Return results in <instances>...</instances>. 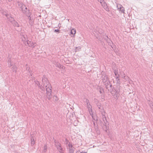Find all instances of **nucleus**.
Wrapping results in <instances>:
<instances>
[{
    "label": "nucleus",
    "instance_id": "39",
    "mask_svg": "<svg viewBox=\"0 0 153 153\" xmlns=\"http://www.w3.org/2000/svg\"><path fill=\"white\" fill-rule=\"evenodd\" d=\"M29 23L31 25L33 24V22L31 21V20H30V21H29Z\"/></svg>",
    "mask_w": 153,
    "mask_h": 153
},
{
    "label": "nucleus",
    "instance_id": "37",
    "mask_svg": "<svg viewBox=\"0 0 153 153\" xmlns=\"http://www.w3.org/2000/svg\"><path fill=\"white\" fill-rule=\"evenodd\" d=\"M29 69H30V68H28V71L29 72V73H30V75H31V76H32V74H32V73H31V72H30V70H29Z\"/></svg>",
    "mask_w": 153,
    "mask_h": 153
},
{
    "label": "nucleus",
    "instance_id": "4",
    "mask_svg": "<svg viewBox=\"0 0 153 153\" xmlns=\"http://www.w3.org/2000/svg\"><path fill=\"white\" fill-rule=\"evenodd\" d=\"M66 144L68 145L67 146L68 149H69V152L70 153H73L74 149L72 144L69 142H68Z\"/></svg>",
    "mask_w": 153,
    "mask_h": 153
},
{
    "label": "nucleus",
    "instance_id": "26",
    "mask_svg": "<svg viewBox=\"0 0 153 153\" xmlns=\"http://www.w3.org/2000/svg\"><path fill=\"white\" fill-rule=\"evenodd\" d=\"M53 101H58L59 99L56 96H54L53 97Z\"/></svg>",
    "mask_w": 153,
    "mask_h": 153
},
{
    "label": "nucleus",
    "instance_id": "46",
    "mask_svg": "<svg viewBox=\"0 0 153 153\" xmlns=\"http://www.w3.org/2000/svg\"><path fill=\"white\" fill-rule=\"evenodd\" d=\"M62 153H64V152H62Z\"/></svg>",
    "mask_w": 153,
    "mask_h": 153
},
{
    "label": "nucleus",
    "instance_id": "10",
    "mask_svg": "<svg viewBox=\"0 0 153 153\" xmlns=\"http://www.w3.org/2000/svg\"><path fill=\"white\" fill-rule=\"evenodd\" d=\"M117 7L119 10L120 11L121 13H124L125 11L124 8L120 4H117Z\"/></svg>",
    "mask_w": 153,
    "mask_h": 153
},
{
    "label": "nucleus",
    "instance_id": "25",
    "mask_svg": "<svg viewBox=\"0 0 153 153\" xmlns=\"http://www.w3.org/2000/svg\"><path fill=\"white\" fill-rule=\"evenodd\" d=\"M85 102L86 103L87 106H90V105H91L88 99H85Z\"/></svg>",
    "mask_w": 153,
    "mask_h": 153
},
{
    "label": "nucleus",
    "instance_id": "24",
    "mask_svg": "<svg viewBox=\"0 0 153 153\" xmlns=\"http://www.w3.org/2000/svg\"><path fill=\"white\" fill-rule=\"evenodd\" d=\"M17 69V67L15 65H13L12 67V70H13V71H15V72H16Z\"/></svg>",
    "mask_w": 153,
    "mask_h": 153
},
{
    "label": "nucleus",
    "instance_id": "31",
    "mask_svg": "<svg viewBox=\"0 0 153 153\" xmlns=\"http://www.w3.org/2000/svg\"><path fill=\"white\" fill-rule=\"evenodd\" d=\"M93 122L94 126V127L95 129L96 130H98V127L97 126H96V123H95V122H94V121H93Z\"/></svg>",
    "mask_w": 153,
    "mask_h": 153
},
{
    "label": "nucleus",
    "instance_id": "38",
    "mask_svg": "<svg viewBox=\"0 0 153 153\" xmlns=\"http://www.w3.org/2000/svg\"><path fill=\"white\" fill-rule=\"evenodd\" d=\"M106 38H105V39L106 40V41H108V40H107V39H108V37L107 36H106Z\"/></svg>",
    "mask_w": 153,
    "mask_h": 153
},
{
    "label": "nucleus",
    "instance_id": "41",
    "mask_svg": "<svg viewBox=\"0 0 153 153\" xmlns=\"http://www.w3.org/2000/svg\"><path fill=\"white\" fill-rule=\"evenodd\" d=\"M95 101V102H98V100L96 99H94Z\"/></svg>",
    "mask_w": 153,
    "mask_h": 153
},
{
    "label": "nucleus",
    "instance_id": "21",
    "mask_svg": "<svg viewBox=\"0 0 153 153\" xmlns=\"http://www.w3.org/2000/svg\"><path fill=\"white\" fill-rule=\"evenodd\" d=\"M100 112H101L102 117L106 116V115L105 114V111L104 110L103 108H102V111H100Z\"/></svg>",
    "mask_w": 153,
    "mask_h": 153
},
{
    "label": "nucleus",
    "instance_id": "5",
    "mask_svg": "<svg viewBox=\"0 0 153 153\" xmlns=\"http://www.w3.org/2000/svg\"><path fill=\"white\" fill-rule=\"evenodd\" d=\"M103 120L104 122V125L105 126L106 128V131H107V130H108L109 128V124L107 120L106 116L102 117Z\"/></svg>",
    "mask_w": 153,
    "mask_h": 153
},
{
    "label": "nucleus",
    "instance_id": "22",
    "mask_svg": "<svg viewBox=\"0 0 153 153\" xmlns=\"http://www.w3.org/2000/svg\"><path fill=\"white\" fill-rule=\"evenodd\" d=\"M35 143V141L33 137H32L31 139V144L32 146Z\"/></svg>",
    "mask_w": 153,
    "mask_h": 153
},
{
    "label": "nucleus",
    "instance_id": "44",
    "mask_svg": "<svg viewBox=\"0 0 153 153\" xmlns=\"http://www.w3.org/2000/svg\"><path fill=\"white\" fill-rule=\"evenodd\" d=\"M12 0H9V1H12Z\"/></svg>",
    "mask_w": 153,
    "mask_h": 153
},
{
    "label": "nucleus",
    "instance_id": "6",
    "mask_svg": "<svg viewBox=\"0 0 153 153\" xmlns=\"http://www.w3.org/2000/svg\"><path fill=\"white\" fill-rule=\"evenodd\" d=\"M101 79L102 80L103 83L109 80L108 77V76L106 75L104 73H102V76L101 77Z\"/></svg>",
    "mask_w": 153,
    "mask_h": 153
},
{
    "label": "nucleus",
    "instance_id": "45",
    "mask_svg": "<svg viewBox=\"0 0 153 153\" xmlns=\"http://www.w3.org/2000/svg\"><path fill=\"white\" fill-rule=\"evenodd\" d=\"M124 77H125V76H124V77H123V78H124Z\"/></svg>",
    "mask_w": 153,
    "mask_h": 153
},
{
    "label": "nucleus",
    "instance_id": "43",
    "mask_svg": "<svg viewBox=\"0 0 153 153\" xmlns=\"http://www.w3.org/2000/svg\"><path fill=\"white\" fill-rule=\"evenodd\" d=\"M94 120H97V119L96 120V119H94Z\"/></svg>",
    "mask_w": 153,
    "mask_h": 153
},
{
    "label": "nucleus",
    "instance_id": "30",
    "mask_svg": "<svg viewBox=\"0 0 153 153\" xmlns=\"http://www.w3.org/2000/svg\"><path fill=\"white\" fill-rule=\"evenodd\" d=\"M114 73L115 74V76H117L118 75H119L118 74L117 71L116 70H115L114 71Z\"/></svg>",
    "mask_w": 153,
    "mask_h": 153
},
{
    "label": "nucleus",
    "instance_id": "29",
    "mask_svg": "<svg viewBox=\"0 0 153 153\" xmlns=\"http://www.w3.org/2000/svg\"><path fill=\"white\" fill-rule=\"evenodd\" d=\"M47 147L46 145H45L44 147V149L43 150V152H45L47 151Z\"/></svg>",
    "mask_w": 153,
    "mask_h": 153
},
{
    "label": "nucleus",
    "instance_id": "19",
    "mask_svg": "<svg viewBox=\"0 0 153 153\" xmlns=\"http://www.w3.org/2000/svg\"><path fill=\"white\" fill-rule=\"evenodd\" d=\"M115 77L116 78V81H117V83H118V84H120V78H119L120 76H119V75H118L117 76H115Z\"/></svg>",
    "mask_w": 153,
    "mask_h": 153
},
{
    "label": "nucleus",
    "instance_id": "18",
    "mask_svg": "<svg viewBox=\"0 0 153 153\" xmlns=\"http://www.w3.org/2000/svg\"><path fill=\"white\" fill-rule=\"evenodd\" d=\"M149 104L150 107L153 110V102L152 101H149Z\"/></svg>",
    "mask_w": 153,
    "mask_h": 153
},
{
    "label": "nucleus",
    "instance_id": "9",
    "mask_svg": "<svg viewBox=\"0 0 153 153\" xmlns=\"http://www.w3.org/2000/svg\"><path fill=\"white\" fill-rule=\"evenodd\" d=\"M5 16L8 21H9L11 23L15 20L14 18L13 17H11L10 15L8 14H6Z\"/></svg>",
    "mask_w": 153,
    "mask_h": 153
},
{
    "label": "nucleus",
    "instance_id": "3",
    "mask_svg": "<svg viewBox=\"0 0 153 153\" xmlns=\"http://www.w3.org/2000/svg\"><path fill=\"white\" fill-rule=\"evenodd\" d=\"M105 86V87L108 91H111L112 90V85L111 84L109 80L107 81L106 82L103 83Z\"/></svg>",
    "mask_w": 153,
    "mask_h": 153
},
{
    "label": "nucleus",
    "instance_id": "34",
    "mask_svg": "<svg viewBox=\"0 0 153 153\" xmlns=\"http://www.w3.org/2000/svg\"><path fill=\"white\" fill-rule=\"evenodd\" d=\"M87 107L88 108V110H91L92 109V107L91 106V105H90V106H87Z\"/></svg>",
    "mask_w": 153,
    "mask_h": 153
},
{
    "label": "nucleus",
    "instance_id": "12",
    "mask_svg": "<svg viewBox=\"0 0 153 153\" xmlns=\"http://www.w3.org/2000/svg\"><path fill=\"white\" fill-rule=\"evenodd\" d=\"M18 5L19 7L21 8V10L22 11V12L24 13V11H25V10H23V9L25 7V6L21 2H18Z\"/></svg>",
    "mask_w": 153,
    "mask_h": 153
},
{
    "label": "nucleus",
    "instance_id": "20",
    "mask_svg": "<svg viewBox=\"0 0 153 153\" xmlns=\"http://www.w3.org/2000/svg\"><path fill=\"white\" fill-rule=\"evenodd\" d=\"M97 104V107L99 109V111H102V108H101V105L100 103L98 102Z\"/></svg>",
    "mask_w": 153,
    "mask_h": 153
},
{
    "label": "nucleus",
    "instance_id": "35",
    "mask_svg": "<svg viewBox=\"0 0 153 153\" xmlns=\"http://www.w3.org/2000/svg\"><path fill=\"white\" fill-rule=\"evenodd\" d=\"M54 32H58V33H59V29H55L54 30Z\"/></svg>",
    "mask_w": 153,
    "mask_h": 153
},
{
    "label": "nucleus",
    "instance_id": "13",
    "mask_svg": "<svg viewBox=\"0 0 153 153\" xmlns=\"http://www.w3.org/2000/svg\"><path fill=\"white\" fill-rule=\"evenodd\" d=\"M104 9L107 12H109L110 11L109 8L108 7L106 3L104 2L102 5Z\"/></svg>",
    "mask_w": 153,
    "mask_h": 153
},
{
    "label": "nucleus",
    "instance_id": "40",
    "mask_svg": "<svg viewBox=\"0 0 153 153\" xmlns=\"http://www.w3.org/2000/svg\"><path fill=\"white\" fill-rule=\"evenodd\" d=\"M99 1H100L101 3L103 1V0H99Z\"/></svg>",
    "mask_w": 153,
    "mask_h": 153
},
{
    "label": "nucleus",
    "instance_id": "11",
    "mask_svg": "<svg viewBox=\"0 0 153 153\" xmlns=\"http://www.w3.org/2000/svg\"><path fill=\"white\" fill-rule=\"evenodd\" d=\"M54 142L55 143L54 145L55 147H56L57 149L62 147V146H61L60 143L58 141L55 140L54 141Z\"/></svg>",
    "mask_w": 153,
    "mask_h": 153
},
{
    "label": "nucleus",
    "instance_id": "33",
    "mask_svg": "<svg viewBox=\"0 0 153 153\" xmlns=\"http://www.w3.org/2000/svg\"><path fill=\"white\" fill-rule=\"evenodd\" d=\"M99 92L100 94L104 92L103 89L102 88H100Z\"/></svg>",
    "mask_w": 153,
    "mask_h": 153
},
{
    "label": "nucleus",
    "instance_id": "7",
    "mask_svg": "<svg viewBox=\"0 0 153 153\" xmlns=\"http://www.w3.org/2000/svg\"><path fill=\"white\" fill-rule=\"evenodd\" d=\"M25 9L27 10V11H24V13L28 17V19L29 20V21H30V20H31V18L30 17L31 13L30 12L29 10L27 7H25Z\"/></svg>",
    "mask_w": 153,
    "mask_h": 153
},
{
    "label": "nucleus",
    "instance_id": "15",
    "mask_svg": "<svg viewBox=\"0 0 153 153\" xmlns=\"http://www.w3.org/2000/svg\"><path fill=\"white\" fill-rule=\"evenodd\" d=\"M35 82L36 84L37 85H38L39 86V88L42 91H44L45 88L44 87H43L42 85H40V83H39V82L38 81H35Z\"/></svg>",
    "mask_w": 153,
    "mask_h": 153
},
{
    "label": "nucleus",
    "instance_id": "8",
    "mask_svg": "<svg viewBox=\"0 0 153 153\" xmlns=\"http://www.w3.org/2000/svg\"><path fill=\"white\" fill-rule=\"evenodd\" d=\"M12 24L14 26V27L16 28H19V30H21V28L20 27V26L18 23L15 20H14L12 23Z\"/></svg>",
    "mask_w": 153,
    "mask_h": 153
},
{
    "label": "nucleus",
    "instance_id": "27",
    "mask_svg": "<svg viewBox=\"0 0 153 153\" xmlns=\"http://www.w3.org/2000/svg\"><path fill=\"white\" fill-rule=\"evenodd\" d=\"M60 153H62V152H64V151L62 147H61L57 149Z\"/></svg>",
    "mask_w": 153,
    "mask_h": 153
},
{
    "label": "nucleus",
    "instance_id": "16",
    "mask_svg": "<svg viewBox=\"0 0 153 153\" xmlns=\"http://www.w3.org/2000/svg\"><path fill=\"white\" fill-rule=\"evenodd\" d=\"M54 64L56 66L58 67L60 69L62 68V69H63L65 68V67H64L63 65H60V63L58 62H55Z\"/></svg>",
    "mask_w": 153,
    "mask_h": 153
},
{
    "label": "nucleus",
    "instance_id": "36",
    "mask_svg": "<svg viewBox=\"0 0 153 153\" xmlns=\"http://www.w3.org/2000/svg\"><path fill=\"white\" fill-rule=\"evenodd\" d=\"M76 153H87L86 152H81V151H77Z\"/></svg>",
    "mask_w": 153,
    "mask_h": 153
},
{
    "label": "nucleus",
    "instance_id": "23",
    "mask_svg": "<svg viewBox=\"0 0 153 153\" xmlns=\"http://www.w3.org/2000/svg\"><path fill=\"white\" fill-rule=\"evenodd\" d=\"M76 33V30L74 29H73L71 30L70 33L72 35H74Z\"/></svg>",
    "mask_w": 153,
    "mask_h": 153
},
{
    "label": "nucleus",
    "instance_id": "42",
    "mask_svg": "<svg viewBox=\"0 0 153 153\" xmlns=\"http://www.w3.org/2000/svg\"><path fill=\"white\" fill-rule=\"evenodd\" d=\"M25 7H25L23 9V10H25V11H27V10H26V9H25Z\"/></svg>",
    "mask_w": 153,
    "mask_h": 153
},
{
    "label": "nucleus",
    "instance_id": "2",
    "mask_svg": "<svg viewBox=\"0 0 153 153\" xmlns=\"http://www.w3.org/2000/svg\"><path fill=\"white\" fill-rule=\"evenodd\" d=\"M120 85L117 86L116 89L112 88V90L110 91L111 94L113 95L114 98L116 100L117 99L120 95Z\"/></svg>",
    "mask_w": 153,
    "mask_h": 153
},
{
    "label": "nucleus",
    "instance_id": "17",
    "mask_svg": "<svg viewBox=\"0 0 153 153\" xmlns=\"http://www.w3.org/2000/svg\"><path fill=\"white\" fill-rule=\"evenodd\" d=\"M22 39L24 42H26L28 41L27 36L26 35H23L22 37Z\"/></svg>",
    "mask_w": 153,
    "mask_h": 153
},
{
    "label": "nucleus",
    "instance_id": "14",
    "mask_svg": "<svg viewBox=\"0 0 153 153\" xmlns=\"http://www.w3.org/2000/svg\"><path fill=\"white\" fill-rule=\"evenodd\" d=\"M27 43L29 46L32 48H34L35 46V43H34L32 42L29 41V40L27 42Z\"/></svg>",
    "mask_w": 153,
    "mask_h": 153
},
{
    "label": "nucleus",
    "instance_id": "28",
    "mask_svg": "<svg viewBox=\"0 0 153 153\" xmlns=\"http://www.w3.org/2000/svg\"><path fill=\"white\" fill-rule=\"evenodd\" d=\"M8 66L9 67H10L12 65V62L11 61V60H10V59L8 60Z\"/></svg>",
    "mask_w": 153,
    "mask_h": 153
},
{
    "label": "nucleus",
    "instance_id": "32",
    "mask_svg": "<svg viewBox=\"0 0 153 153\" xmlns=\"http://www.w3.org/2000/svg\"><path fill=\"white\" fill-rule=\"evenodd\" d=\"M88 111H89V114H90V115H91V116H92V117L93 118V114L92 113V109L91 110H89Z\"/></svg>",
    "mask_w": 153,
    "mask_h": 153
},
{
    "label": "nucleus",
    "instance_id": "1",
    "mask_svg": "<svg viewBox=\"0 0 153 153\" xmlns=\"http://www.w3.org/2000/svg\"><path fill=\"white\" fill-rule=\"evenodd\" d=\"M42 81L44 87H45L46 91V97L49 100H50L52 97V88L46 77L44 76Z\"/></svg>",
    "mask_w": 153,
    "mask_h": 153
}]
</instances>
